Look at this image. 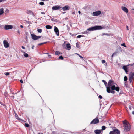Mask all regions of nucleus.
<instances>
[{"label":"nucleus","mask_w":134,"mask_h":134,"mask_svg":"<svg viewBox=\"0 0 134 134\" xmlns=\"http://www.w3.org/2000/svg\"><path fill=\"white\" fill-rule=\"evenodd\" d=\"M108 85L106 86L107 91L109 93L114 94L115 92L114 90L115 84L114 81L112 80H110L108 82Z\"/></svg>","instance_id":"f257e3e1"},{"label":"nucleus","mask_w":134,"mask_h":134,"mask_svg":"<svg viewBox=\"0 0 134 134\" xmlns=\"http://www.w3.org/2000/svg\"><path fill=\"white\" fill-rule=\"evenodd\" d=\"M103 27L100 26H96L87 29L84 32H82L83 34H87L88 33L89 31H93L97 30H101L102 29Z\"/></svg>","instance_id":"f03ea898"},{"label":"nucleus","mask_w":134,"mask_h":134,"mask_svg":"<svg viewBox=\"0 0 134 134\" xmlns=\"http://www.w3.org/2000/svg\"><path fill=\"white\" fill-rule=\"evenodd\" d=\"M124 130L125 132L129 131L130 130L131 126L130 124L126 120L123 121Z\"/></svg>","instance_id":"7ed1b4c3"},{"label":"nucleus","mask_w":134,"mask_h":134,"mask_svg":"<svg viewBox=\"0 0 134 134\" xmlns=\"http://www.w3.org/2000/svg\"><path fill=\"white\" fill-rule=\"evenodd\" d=\"M120 131L116 128L114 129L112 131H110L109 134H120Z\"/></svg>","instance_id":"20e7f679"},{"label":"nucleus","mask_w":134,"mask_h":134,"mask_svg":"<svg viewBox=\"0 0 134 134\" xmlns=\"http://www.w3.org/2000/svg\"><path fill=\"white\" fill-rule=\"evenodd\" d=\"M99 122V120L98 119V118L96 117L95 119L92 121L91 122L90 124H95L98 123Z\"/></svg>","instance_id":"39448f33"},{"label":"nucleus","mask_w":134,"mask_h":134,"mask_svg":"<svg viewBox=\"0 0 134 134\" xmlns=\"http://www.w3.org/2000/svg\"><path fill=\"white\" fill-rule=\"evenodd\" d=\"M31 35L32 38L35 40H37L41 37V36H37L34 34H31Z\"/></svg>","instance_id":"423d86ee"},{"label":"nucleus","mask_w":134,"mask_h":134,"mask_svg":"<svg viewBox=\"0 0 134 134\" xmlns=\"http://www.w3.org/2000/svg\"><path fill=\"white\" fill-rule=\"evenodd\" d=\"M119 51H122L121 48V47H119L117 49L116 51L114 53H113L112 57L115 55L116 54L119 52Z\"/></svg>","instance_id":"0eeeda50"},{"label":"nucleus","mask_w":134,"mask_h":134,"mask_svg":"<svg viewBox=\"0 0 134 134\" xmlns=\"http://www.w3.org/2000/svg\"><path fill=\"white\" fill-rule=\"evenodd\" d=\"M3 42L4 46L5 48H7L9 46V44L7 41L5 40L3 41Z\"/></svg>","instance_id":"6e6552de"},{"label":"nucleus","mask_w":134,"mask_h":134,"mask_svg":"<svg viewBox=\"0 0 134 134\" xmlns=\"http://www.w3.org/2000/svg\"><path fill=\"white\" fill-rule=\"evenodd\" d=\"M61 8V7L60 6H55L52 7V9L53 10H57L60 9Z\"/></svg>","instance_id":"1a4fd4ad"},{"label":"nucleus","mask_w":134,"mask_h":134,"mask_svg":"<svg viewBox=\"0 0 134 134\" xmlns=\"http://www.w3.org/2000/svg\"><path fill=\"white\" fill-rule=\"evenodd\" d=\"M129 65H124L122 67V69L125 71L126 73L127 74H128V69L129 68Z\"/></svg>","instance_id":"9d476101"},{"label":"nucleus","mask_w":134,"mask_h":134,"mask_svg":"<svg viewBox=\"0 0 134 134\" xmlns=\"http://www.w3.org/2000/svg\"><path fill=\"white\" fill-rule=\"evenodd\" d=\"M101 13L100 11H98L93 12V16H97L99 15Z\"/></svg>","instance_id":"9b49d317"},{"label":"nucleus","mask_w":134,"mask_h":134,"mask_svg":"<svg viewBox=\"0 0 134 134\" xmlns=\"http://www.w3.org/2000/svg\"><path fill=\"white\" fill-rule=\"evenodd\" d=\"M13 26L11 25H5L4 29L5 30H9L12 29Z\"/></svg>","instance_id":"f8f14e48"},{"label":"nucleus","mask_w":134,"mask_h":134,"mask_svg":"<svg viewBox=\"0 0 134 134\" xmlns=\"http://www.w3.org/2000/svg\"><path fill=\"white\" fill-rule=\"evenodd\" d=\"M62 9L63 11H65L69 10L70 9V7L67 5L62 7Z\"/></svg>","instance_id":"ddd939ff"},{"label":"nucleus","mask_w":134,"mask_h":134,"mask_svg":"<svg viewBox=\"0 0 134 134\" xmlns=\"http://www.w3.org/2000/svg\"><path fill=\"white\" fill-rule=\"evenodd\" d=\"M54 30L55 32L56 33L57 35L58 36L59 35V30L55 26L54 27Z\"/></svg>","instance_id":"4468645a"},{"label":"nucleus","mask_w":134,"mask_h":134,"mask_svg":"<svg viewBox=\"0 0 134 134\" xmlns=\"http://www.w3.org/2000/svg\"><path fill=\"white\" fill-rule=\"evenodd\" d=\"M122 9L126 13H128V9L125 7L122 6L121 7Z\"/></svg>","instance_id":"2eb2a0df"},{"label":"nucleus","mask_w":134,"mask_h":134,"mask_svg":"<svg viewBox=\"0 0 134 134\" xmlns=\"http://www.w3.org/2000/svg\"><path fill=\"white\" fill-rule=\"evenodd\" d=\"M101 130H94V132L96 134H99L101 132Z\"/></svg>","instance_id":"dca6fc26"},{"label":"nucleus","mask_w":134,"mask_h":134,"mask_svg":"<svg viewBox=\"0 0 134 134\" xmlns=\"http://www.w3.org/2000/svg\"><path fill=\"white\" fill-rule=\"evenodd\" d=\"M67 49L68 50H70L71 49V46L69 43H68L66 44Z\"/></svg>","instance_id":"f3484780"},{"label":"nucleus","mask_w":134,"mask_h":134,"mask_svg":"<svg viewBox=\"0 0 134 134\" xmlns=\"http://www.w3.org/2000/svg\"><path fill=\"white\" fill-rule=\"evenodd\" d=\"M14 114H15V117L17 120H21V119H20L18 117V115L16 113L14 112Z\"/></svg>","instance_id":"a211bd4d"},{"label":"nucleus","mask_w":134,"mask_h":134,"mask_svg":"<svg viewBox=\"0 0 134 134\" xmlns=\"http://www.w3.org/2000/svg\"><path fill=\"white\" fill-rule=\"evenodd\" d=\"M46 28L48 29H50L52 28V27L50 25H47L45 26Z\"/></svg>","instance_id":"6ab92c4d"},{"label":"nucleus","mask_w":134,"mask_h":134,"mask_svg":"<svg viewBox=\"0 0 134 134\" xmlns=\"http://www.w3.org/2000/svg\"><path fill=\"white\" fill-rule=\"evenodd\" d=\"M134 76V73L133 72H131L129 74V77H132L133 78V77Z\"/></svg>","instance_id":"aec40b11"},{"label":"nucleus","mask_w":134,"mask_h":134,"mask_svg":"<svg viewBox=\"0 0 134 134\" xmlns=\"http://www.w3.org/2000/svg\"><path fill=\"white\" fill-rule=\"evenodd\" d=\"M55 54L56 55H59L62 54V53L60 52L59 51H57L55 52Z\"/></svg>","instance_id":"412c9836"},{"label":"nucleus","mask_w":134,"mask_h":134,"mask_svg":"<svg viewBox=\"0 0 134 134\" xmlns=\"http://www.w3.org/2000/svg\"><path fill=\"white\" fill-rule=\"evenodd\" d=\"M27 13L28 14H33V13L31 10H28L27 11Z\"/></svg>","instance_id":"4be33fe9"},{"label":"nucleus","mask_w":134,"mask_h":134,"mask_svg":"<svg viewBox=\"0 0 134 134\" xmlns=\"http://www.w3.org/2000/svg\"><path fill=\"white\" fill-rule=\"evenodd\" d=\"M3 13V8L0 9V15L2 14Z\"/></svg>","instance_id":"5701e85b"},{"label":"nucleus","mask_w":134,"mask_h":134,"mask_svg":"<svg viewBox=\"0 0 134 134\" xmlns=\"http://www.w3.org/2000/svg\"><path fill=\"white\" fill-rule=\"evenodd\" d=\"M115 89L114 90H115L116 91L118 92H119V88L118 87H116L115 86V87H114Z\"/></svg>","instance_id":"b1692460"},{"label":"nucleus","mask_w":134,"mask_h":134,"mask_svg":"<svg viewBox=\"0 0 134 134\" xmlns=\"http://www.w3.org/2000/svg\"><path fill=\"white\" fill-rule=\"evenodd\" d=\"M76 46L78 48H80V46L79 44L78 43H76Z\"/></svg>","instance_id":"393cba45"},{"label":"nucleus","mask_w":134,"mask_h":134,"mask_svg":"<svg viewBox=\"0 0 134 134\" xmlns=\"http://www.w3.org/2000/svg\"><path fill=\"white\" fill-rule=\"evenodd\" d=\"M23 55L25 57H28V54L26 53H24V54H23Z\"/></svg>","instance_id":"a878e982"},{"label":"nucleus","mask_w":134,"mask_h":134,"mask_svg":"<svg viewBox=\"0 0 134 134\" xmlns=\"http://www.w3.org/2000/svg\"><path fill=\"white\" fill-rule=\"evenodd\" d=\"M133 78L129 77V80L130 82V83H131L132 80L133 79Z\"/></svg>","instance_id":"bb28decb"},{"label":"nucleus","mask_w":134,"mask_h":134,"mask_svg":"<svg viewBox=\"0 0 134 134\" xmlns=\"http://www.w3.org/2000/svg\"><path fill=\"white\" fill-rule=\"evenodd\" d=\"M102 81L104 83V84L105 86H107V82H106L104 80H102Z\"/></svg>","instance_id":"cd10ccee"},{"label":"nucleus","mask_w":134,"mask_h":134,"mask_svg":"<svg viewBox=\"0 0 134 134\" xmlns=\"http://www.w3.org/2000/svg\"><path fill=\"white\" fill-rule=\"evenodd\" d=\"M127 80V76H125L124 77V81H126Z\"/></svg>","instance_id":"c85d7f7f"},{"label":"nucleus","mask_w":134,"mask_h":134,"mask_svg":"<svg viewBox=\"0 0 134 134\" xmlns=\"http://www.w3.org/2000/svg\"><path fill=\"white\" fill-rule=\"evenodd\" d=\"M37 31L39 33H41L42 32V30L41 29H39L37 30Z\"/></svg>","instance_id":"c756f323"},{"label":"nucleus","mask_w":134,"mask_h":134,"mask_svg":"<svg viewBox=\"0 0 134 134\" xmlns=\"http://www.w3.org/2000/svg\"><path fill=\"white\" fill-rule=\"evenodd\" d=\"M39 4L41 5H43L44 4V3L43 2H41L39 3Z\"/></svg>","instance_id":"7c9ffc66"},{"label":"nucleus","mask_w":134,"mask_h":134,"mask_svg":"<svg viewBox=\"0 0 134 134\" xmlns=\"http://www.w3.org/2000/svg\"><path fill=\"white\" fill-rule=\"evenodd\" d=\"M106 129V127L104 126H103L102 127V130H104Z\"/></svg>","instance_id":"2f4dec72"},{"label":"nucleus","mask_w":134,"mask_h":134,"mask_svg":"<svg viewBox=\"0 0 134 134\" xmlns=\"http://www.w3.org/2000/svg\"><path fill=\"white\" fill-rule=\"evenodd\" d=\"M25 127H28L29 126V125L27 123H25Z\"/></svg>","instance_id":"473e14b6"},{"label":"nucleus","mask_w":134,"mask_h":134,"mask_svg":"<svg viewBox=\"0 0 134 134\" xmlns=\"http://www.w3.org/2000/svg\"><path fill=\"white\" fill-rule=\"evenodd\" d=\"M103 35H107L108 36H110V35L109 34H107V33H103Z\"/></svg>","instance_id":"72a5a7b5"},{"label":"nucleus","mask_w":134,"mask_h":134,"mask_svg":"<svg viewBox=\"0 0 134 134\" xmlns=\"http://www.w3.org/2000/svg\"><path fill=\"white\" fill-rule=\"evenodd\" d=\"M59 59H61L62 60H63V57L62 56H61L59 57Z\"/></svg>","instance_id":"f704fd0d"},{"label":"nucleus","mask_w":134,"mask_h":134,"mask_svg":"<svg viewBox=\"0 0 134 134\" xmlns=\"http://www.w3.org/2000/svg\"><path fill=\"white\" fill-rule=\"evenodd\" d=\"M4 74L6 76H8L10 74L8 72L5 73H4Z\"/></svg>","instance_id":"c9c22d12"},{"label":"nucleus","mask_w":134,"mask_h":134,"mask_svg":"<svg viewBox=\"0 0 134 134\" xmlns=\"http://www.w3.org/2000/svg\"><path fill=\"white\" fill-rule=\"evenodd\" d=\"M121 46H123L124 47H126V46L125 45V43H123L121 45Z\"/></svg>","instance_id":"e433bc0d"},{"label":"nucleus","mask_w":134,"mask_h":134,"mask_svg":"<svg viewBox=\"0 0 134 134\" xmlns=\"http://www.w3.org/2000/svg\"><path fill=\"white\" fill-rule=\"evenodd\" d=\"M9 10L7 9H6V11H5V13H9Z\"/></svg>","instance_id":"4c0bfd02"},{"label":"nucleus","mask_w":134,"mask_h":134,"mask_svg":"<svg viewBox=\"0 0 134 134\" xmlns=\"http://www.w3.org/2000/svg\"><path fill=\"white\" fill-rule=\"evenodd\" d=\"M81 35H78L77 37V38H81Z\"/></svg>","instance_id":"58836bf2"},{"label":"nucleus","mask_w":134,"mask_h":134,"mask_svg":"<svg viewBox=\"0 0 134 134\" xmlns=\"http://www.w3.org/2000/svg\"><path fill=\"white\" fill-rule=\"evenodd\" d=\"M80 58H83L82 57V56H81L79 54H78V53H77L76 54Z\"/></svg>","instance_id":"ea45409f"},{"label":"nucleus","mask_w":134,"mask_h":134,"mask_svg":"<svg viewBox=\"0 0 134 134\" xmlns=\"http://www.w3.org/2000/svg\"><path fill=\"white\" fill-rule=\"evenodd\" d=\"M102 63H104L105 62V61L104 60H102Z\"/></svg>","instance_id":"a19ab883"},{"label":"nucleus","mask_w":134,"mask_h":134,"mask_svg":"<svg viewBox=\"0 0 134 134\" xmlns=\"http://www.w3.org/2000/svg\"><path fill=\"white\" fill-rule=\"evenodd\" d=\"M99 98L101 99H102V96H101L99 95Z\"/></svg>","instance_id":"79ce46f5"},{"label":"nucleus","mask_w":134,"mask_h":134,"mask_svg":"<svg viewBox=\"0 0 134 134\" xmlns=\"http://www.w3.org/2000/svg\"><path fill=\"white\" fill-rule=\"evenodd\" d=\"M6 0H0V3L2 2H4Z\"/></svg>","instance_id":"37998d69"},{"label":"nucleus","mask_w":134,"mask_h":134,"mask_svg":"<svg viewBox=\"0 0 134 134\" xmlns=\"http://www.w3.org/2000/svg\"><path fill=\"white\" fill-rule=\"evenodd\" d=\"M134 65V63L133 64H129L128 65H131V66H133V65Z\"/></svg>","instance_id":"c03bdc74"},{"label":"nucleus","mask_w":134,"mask_h":134,"mask_svg":"<svg viewBox=\"0 0 134 134\" xmlns=\"http://www.w3.org/2000/svg\"><path fill=\"white\" fill-rule=\"evenodd\" d=\"M87 7L86 6H85L83 7V9H86L87 8Z\"/></svg>","instance_id":"a18cd8bd"},{"label":"nucleus","mask_w":134,"mask_h":134,"mask_svg":"<svg viewBox=\"0 0 134 134\" xmlns=\"http://www.w3.org/2000/svg\"><path fill=\"white\" fill-rule=\"evenodd\" d=\"M17 32L19 34H20V31L19 30H18Z\"/></svg>","instance_id":"49530a36"},{"label":"nucleus","mask_w":134,"mask_h":134,"mask_svg":"<svg viewBox=\"0 0 134 134\" xmlns=\"http://www.w3.org/2000/svg\"><path fill=\"white\" fill-rule=\"evenodd\" d=\"M25 38L26 39H27V36H26L25 37ZM27 42V40H26V42Z\"/></svg>","instance_id":"de8ad7c7"},{"label":"nucleus","mask_w":134,"mask_h":134,"mask_svg":"<svg viewBox=\"0 0 134 134\" xmlns=\"http://www.w3.org/2000/svg\"><path fill=\"white\" fill-rule=\"evenodd\" d=\"M20 82L21 83H23V80H20Z\"/></svg>","instance_id":"09e8293b"},{"label":"nucleus","mask_w":134,"mask_h":134,"mask_svg":"<svg viewBox=\"0 0 134 134\" xmlns=\"http://www.w3.org/2000/svg\"><path fill=\"white\" fill-rule=\"evenodd\" d=\"M43 44V43H39L38 44V45H41L42 44Z\"/></svg>","instance_id":"8fccbe9b"},{"label":"nucleus","mask_w":134,"mask_h":134,"mask_svg":"<svg viewBox=\"0 0 134 134\" xmlns=\"http://www.w3.org/2000/svg\"><path fill=\"white\" fill-rule=\"evenodd\" d=\"M34 45H33L32 47V49H34Z\"/></svg>","instance_id":"3c124183"},{"label":"nucleus","mask_w":134,"mask_h":134,"mask_svg":"<svg viewBox=\"0 0 134 134\" xmlns=\"http://www.w3.org/2000/svg\"><path fill=\"white\" fill-rule=\"evenodd\" d=\"M22 49H24L25 48V47H24L23 46H22Z\"/></svg>","instance_id":"603ef678"},{"label":"nucleus","mask_w":134,"mask_h":134,"mask_svg":"<svg viewBox=\"0 0 134 134\" xmlns=\"http://www.w3.org/2000/svg\"><path fill=\"white\" fill-rule=\"evenodd\" d=\"M81 37H85V36L83 35H81Z\"/></svg>","instance_id":"864d4df0"},{"label":"nucleus","mask_w":134,"mask_h":134,"mask_svg":"<svg viewBox=\"0 0 134 134\" xmlns=\"http://www.w3.org/2000/svg\"><path fill=\"white\" fill-rule=\"evenodd\" d=\"M41 13L42 14H45V13L44 12H41Z\"/></svg>","instance_id":"5fc2aeb1"},{"label":"nucleus","mask_w":134,"mask_h":134,"mask_svg":"<svg viewBox=\"0 0 134 134\" xmlns=\"http://www.w3.org/2000/svg\"><path fill=\"white\" fill-rule=\"evenodd\" d=\"M11 97L12 98H14V96H11Z\"/></svg>","instance_id":"6e6d98bb"},{"label":"nucleus","mask_w":134,"mask_h":134,"mask_svg":"<svg viewBox=\"0 0 134 134\" xmlns=\"http://www.w3.org/2000/svg\"><path fill=\"white\" fill-rule=\"evenodd\" d=\"M21 52L22 53H23L24 54V53H25V52H24V51H21Z\"/></svg>","instance_id":"4d7b16f0"},{"label":"nucleus","mask_w":134,"mask_h":134,"mask_svg":"<svg viewBox=\"0 0 134 134\" xmlns=\"http://www.w3.org/2000/svg\"><path fill=\"white\" fill-rule=\"evenodd\" d=\"M20 27H21V28H23V26L22 25H21L20 26Z\"/></svg>","instance_id":"13d9d810"},{"label":"nucleus","mask_w":134,"mask_h":134,"mask_svg":"<svg viewBox=\"0 0 134 134\" xmlns=\"http://www.w3.org/2000/svg\"><path fill=\"white\" fill-rule=\"evenodd\" d=\"M78 13H79V14H80V13H81V12H80V11H78Z\"/></svg>","instance_id":"bf43d9fd"},{"label":"nucleus","mask_w":134,"mask_h":134,"mask_svg":"<svg viewBox=\"0 0 134 134\" xmlns=\"http://www.w3.org/2000/svg\"><path fill=\"white\" fill-rule=\"evenodd\" d=\"M126 28L128 30H129V29L128 28V26H126Z\"/></svg>","instance_id":"052dcab7"},{"label":"nucleus","mask_w":134,"mask_h":134,"mask_svg":"<svg viewBox=\"0 0 134 134\" xmlns=\"http://www.w3.org/2000/svg\"><path fill=\"white\" fill-rule=\"evenodd\" d=\"M132 113L133 114H134V111H133L132 112Z\"/></svg>","instance_id":"680f3d73"},{"label":"nucleus","mask_w":134,"mask_h":134,"mask_svg":"<svg viewBox=\"0 0 134 134\" xmlns=\"http://www.w3.org/2000/svg\"><path fill=\"white\" fill-rule=\"evenodd\" d=\"M72 13V14H75V12H73Z\"/></svg>","instance_id":"e2e57ef3"},{"label":"nucleus","mask_w":134,"mask_h":134,"mask_svg":"<svg viewBox=\"0 0 134 134\" xmlns=\"http://www.w3.org/2000/svg\"><path fill=\"white\" fill-rule=\"evenodd\" d=\"M47 43V42H43V44H46Z\"/></svg>","instance_id":"0e129e2a"},{"label":"nucleus","mask_w":134,"mask_h":134,"mask_svg":"<svg viewBox=\"0 0 134 134\" xmlns=\"http://www.w3.org/2000/svg\"><path fill=\"white\" fill-rule=\"evenodd\" d=\"M129 109H131V107H129Z\"/></svg>","instance_id":"69168bd1"},{"label":"nucleus","mask_w":134,"mask_h":134,"mask_svg":"<svg viewBox=\"0 0 134 134\" xmlns=\"http://www.w3.org/2000/svg\"><path fill=\"white\" fill-rule=\"evenodd\" d=\"M41 0L42 1H45V0ZM46 0V1H48V0Z\"/></svg>","instance_id":"338daca9"},{"label":"nucleus","mask_w":134,"mask_h":134,"mask_svg":"<svg viewBox=\"0 0 134 134\" xmlns=\"http://www.w3.org/2000/svg\"><path fill=\"white\" fill-rule=\"evenodd\" d=\"M38 134H43V133H41H41H38Z\"/></svg>","instance_id":"774afa93"}]
</instances>
